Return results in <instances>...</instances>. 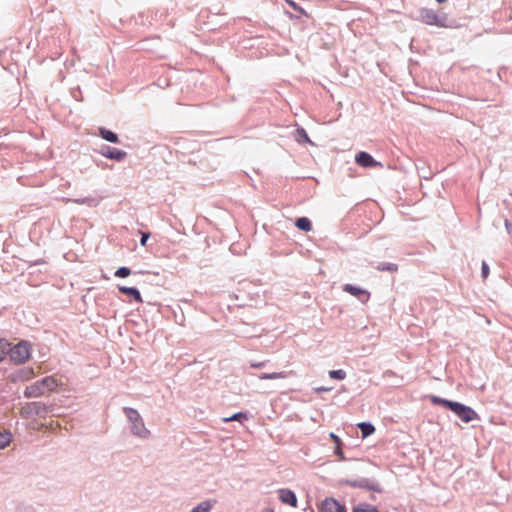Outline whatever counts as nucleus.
I'll return each mask as SVG.
<instances>
[{
	"label": "nucleus",
	"mask_w": 512,
	"mask_h": 512,
	"mask_svg": "<svg viewBox=\"0 0 512 512\" xmlns=\"http://www.w3.org/2000/svg\"><path fill=\"white\" fill-rule=\"evenodd\" d=\"M341 445L339 446H336V454L339 455L341 457V459H343V453H342V450H341Z\"/></svg>",
	"instance_id": "nucleus-31"
},
{
	"label": "nucleus",
	"mask_w": 512,
	"mask_h": 512,
	"mask_svg": "<svg viewBox=\"0 0 512 512\" xmlns=\"http://www.w3.org/2000/svg\"><path fill=\"white\" fill-rule=\"evenodd\" d=\"M278 493L281 502L289 504L293 507L297 505V498L293 491L289 489H280Z\"/></svg>",
	"instance_id": "nucleus-9"
},
{
	"label": "nucleus",
	"mask_w": 512,
	"mask_h": 512,
	"mask_svg": "<svg viewBox=\"0 0 512 512\" xmlns=\"http://www.w3.org/2000/svg\"><path fill=\"white\" fill-rule=\"evenodd\" d=\"M211 508L212 504L209 501H205L193 508L191 512H209Z\"/></svg>",
	"instance_id": "nucleus-20"
},
{
	"label": "nucleus",
	"mask_w": 512,
	"mask_h": 512,
	"mask_svg": "<svg viewBox=\"0 0 512 512\" xmlns=\"http://www.w3.org/2000/svg\"><path fill=\"white\" fill-rule=\"evenodd\" d=\"M265 362H252L250 365L252 368H260L263 367Z\"/></svg>",
	"instance_id": "nucleus-29"
},
{
	"label": "nucleus",
	"mask_w": 512,
	"mask_h": 512,
	"mask_svg": "<svg viewBox=\"0 0 512 512\" xmlns=\"http://www.w3.org/2000/svg\"><path fill=\"white\" fill-rule=\"evenodd\" d=\"M8 349H10V343L4 339H0V361L8 354Z\"/></svg>",
	"instance_id": "nucleus-19"
},
{
	"label": "nucleus",
	"mask_w": 512,
	"mask_h": 512,
	"mask_svg": "<svg viewBox=\"0 0 512 512\" xmlns=\"http://www.w3.org/2000/svg\"><path fill=\"white\" fill-rule=\"evenodd\" d=\"M296 227L303 231H310L312 229L311 221L306 217H301L296 220Z\"/></svg>",
	"instance_id": "nucleus-14"
},
{
	"label": "nucleus",
	"mask_w": 512,
	"mask_h": 512,
	"mask_svg": "<svg viewBox=\"0 0 512 512\" xmlns=\"http://www.w3.org/2000/svg\"><path fill=\"white\" fill-rule=\"evenodd\" d=\"M330 390H331V388H326V387H317V388H315V391L317 393L327 392V391H330Z\"/></svg>",
	"instance_id": "nucleus-30"
},
{
	"label": "nucleus",
	"mask_w": 512,
	"mask_h": 512,
	"mask_svg": "<svg viewBox=\"0 0 512 512\" xmlns=\"http://www.w3.org/2000/svg\"><path fill=\"white\" fill-rule=\"evenodd\" d=\"M124 413L132 424V433L140 438H148L150 435V431L145 427V424L138 411L130 407H125Z\"/></svg>",
	"instance_id": "nucleus-2"
},
{
	"label": "nucleus",
	"mask_w": 512,
	"mask_h": 512,
	"mask_svg": "<svg viewBox=\"0 0 512 512\" xmlns=\"http://www.w3.org/2000/svg\"><path fill=\"white\" fill-rule=\"evenodd\" d=\"M40 382H41V385L43 386V390H44L45 394L47 392L54 391L59 385L58 380L53 376L45 377L42 380H40Z\"/></svg>",
	"instance_id": "nucleus-10"
},
{
	"label": "nucleus",
	"mask_w": 512,
	"mask_h": 512,
	"mask_svg": "<svg viewBox=\"0 0 512 512\" xmlns=\"http://www.w3.org/2000/svg\"><path fill=\"white\" fill-rule=\"evenodd\" d=\"M355 162L364 168H371V167H378L381 166V163L375 161L373 157L364 151H361L356 154L355 156Z\"/></svg>",
	"instance_id": "nucleus-5"
},
{
	"label": "nucleus",
	"mask_w": 512,
	"mask_h": 512,
	"mask_svg": "<svg viewBox=\"0 0 512 512\" xmlns=\"http://www.w3.org/2000/svg\"><path fill=\"white\" fill-rule=\"evenodd\" d=\"M45 392L43 390V386L40 381H37L26 387L24 391V395L27 398H37L44 395Z\"/></svg>",
	"instance_id": "nucleus-8"
},
{
	"label": "nucleus",
	"mask_w": 512,
	"mask_h": 512,
	"mask_svg": "<svg viewBox=\"0 0 512 512\" xmlns=\"http://www.w3.org/2000/svg\"><path fill=\"white\" fill-rule=\"evenodd\" d=\"M103 155L109 159H114V160H117V161H121L122 159L125 158L126 156V152L125 151H122V150H119V149H116V148H109L108 147V151L106 153H103Z\"/></svg>",
	"instance_id": "nucleus-12"
},
{
	"label": "nucleus",
	"mask_w": 512,
	"mask_h": 512,
	"mask_svg": "<svg viewBox=\"0 0 512 512\" xmlns=\"http://www.w3.org/2000/svg\"><path fill=\"white\" fill-rule=\"evenodd\" d=\"M376 269L378 271H388L391 273H395L398 270V266L394 263H381L376 267Z\"/></svg>",
	"instance_id": "nucleus-17"
},
{
	"label": "nucleus",
	"mask_w": 512,
	"mask_h": 512,
	"mask_svg": "<svg viewBox=\"0 0 512 512\" xmlns=\"http://www.w3.org/2000/svg\"><path fill=\"white\" fill-rule=\"evenodd\" d=\"M431 402L436 405H441L453 413H455L463 422L468 423L474 419H476L477 413L470 407L465 406L458 402H453L450 400H446L437 396L431 397Z\"/></svg>",
	"instance_id": "nucleus-1"
},
{
	"label": "nucleus",
	"mask_w": 512,
	"mask_h": 512,
	"mask_svg": "<svg viewBox=\"0 0 512 512\" xmlns=\"http://www.w3.org/2000/svg\"><path fill=\"white\" fill-rule=\"evenodd\" d=\"M10 359L16 364L25 363L31 355L30 344L26 341H22L13 347L10 346L8 349Z\"/></svg>",
	"instance_id": "nucleus-3"
},
{
	"label": "nucleus",
	"mask_w": 512,
	"mask_h": 512,
	"mask_svg": "<svg viewBox=\"0 0 512 512\" xmlns=\"http://www.w3.org/2000/svg\"><path fill=\"white\" fill-rule=\"evenodd\" d=\"M149 236H150V235H149L148 233H143V234H142V237H141V240H140V244H141L142 246H145V245H146V243H147V240H148Z\"/></svg>",
	"instance_id": "nucleus-28"
},
{
	"label": "nucleus",
	"mask_w": 512,
	"mask_h": 512,
	"mask_svg": "<svg viewBox=\"0 0 512 512\" xmlns=\"http://www.w3.org/2000/svg\"><path fill=\"white\" fill-rule=\"evenodd\" d=\"M99 134L103 139H105L108 142L118 143L119 141L118 136L114 132L107 130L105 128H100Z\"/></svg>",
	"instance_id": "nucleus-13"
},
{
	"label": "nucleus",
	"mask_w": 512,
	"mask_h": 512,
	"mask_svg": "<svg viewBox=\"0 0 512 512\" xmlns=\"http://www.w3.org/2000/svg\"><path fill=\"white\" fill-rule=\"evenodd\" d=\"M329 376L332 379L343 380L346 377V373L343 370H331Z\"/></svg>",
	"instance_id": "nucleus-22"
},
{
	"label": "nucleus",
	"mask_w": 512,
	"mask_h": 512,
	"mask_svg": "<svg viewBox=\"0 0 512 512\" xmlns=\"http://www.w3.org/2000/svg\"><path fill=\"white\" fill-rule=\"evenodd\" d=\"M489 272H490V270H489L488 264L485 261H483L482 267H481V274H482L483 279H486L488 277Z\"/></svg>",
	"instance_id": "nucleus-26"
},
{
	"label": "nucleus",
	"mask_w": 512,
	"mask_h": 512,
	"mask_svg": "<svg viewBox=\"0 0 512 512\" xmlns=\"http://www.w3.org/2000/svg\"><path fill=\"white\" fill-rule=\"evenodd\" d=\"M11 434L8 432H0V449L5 448L11 442Z\"/></svg>",
	"instance_id": "nucleus-18"
},
{
	"label": "nucleus",
	"mask_w": 512,
	"mask_h": 512,
	"mask_svg": "<svg viewBox=\"0 0 512 512\" xmlns=\"http://www.w3.org/2000/svg\"><path fill=\"white\" fill-rule=\"evenodd\" d=\"M420 19L427 25L443 26L438 14L431 9H422L420 11Z\"/></svg>",
	"instance_id": "nucleus-4"
},
{
	"label": "nucleus",
	"mask_w": 512,
	"mask_h": 512,
	"mask_svg": "<svg viewBox=\"0 0 512 512\" xmlns=\"http://www.w3.org/2000/svg\"><path fill=\"white\" fill-rule=\"evenodd\" d=\"M353 512H379L375 507L368 504H359L353 509Z\"/></svg>",
	"instance_id": "nucleus-21"
},
{
	"label": "nucleus",
	"mask_w": 512,
	"mask_h": 512,
	"mask_svg": "<svg viewBox=\"0 0 512 512\" xmlns=\"http://www.w3.org/2000/svg\"><path fill=\"white\" fill-rule=\"evenodd\" d=\"M243 420H247V415L244 413H235L229 418H224V422L243 421Z\"/></svg>",
	"instance_id": "nucleus-23"
},
{
	"label": "nucleus",
	"mask_w": 512,
	"mask_h": 512,
	"mask_svg": "<svg viewBox=\"0 0 512 512\" xmlns=\"http://www.w3.org/2000/svg\"><path fill=\"white\" fill-rule=\"evenodd\" d=\"M343 290L355 297H357L358 299H360L362 302H366L368 301V299L370 298V293L364 289H361L359 287H356L352 284H346L343 288Z\"/></svg>",
	"instance_id": "nucleus-7"
},
{
	"label": "nucleus",
	"mask_w": 512,
	"mask_h": 512,
	"mask_svg": "<svg viewBox=\"0 0 512 512\" xmlns=\"http://www.w3.org/2000/svg\"><path fill=\"white\" fill-rule=\"evenodd\" d=\"M505 225H506V228L508 229V231H510V224L508 223V221L505 222Z\"/></svg>",
	"instance_id": "nucleus-32"
},
{
	"label": "nucleus",
	"mask_w": 512,
	"mask_h": 512,
	"mask_svg": "<svg viewBox=\"0 0 512 512\" xmlns=\"http://www.w3.org/2000/svg\"><path fill=\"white\" fill-rule=\"evenodd\" d=\"M288 376L285 372H273V373H263L259 376L261 380H275L282 379Z\"/></svg>",
	"instance_id": "nucleus-15"
},
{
	"label": "nucleus",
	"mask_w": 512,
	"mask_h": 512,
	"mask_svg": "<svg viewBox=\"0 0 512 512\" xmlns=\"http://www.w3.org/2000/svg\"><path fill=\"white\" fill-rule=\"evenodd\" d=\"M357 426L361 430L363 437H367L375 431L374 426L370 423L361 422Z\"/></svg>",
	"instance_id": "nucleus-16"
},
{
	"label": "nucleus",
	"mask_w": 512,
	"mask_h": 512,
	"mask_svg": "<svg viewBox=\"0 0 512 512\" xmlns=\"http://www.w3.org/2000/svg\"><path fill=\"white\" fill-rule=\"evenodd\" d=\"M36 403H30V404H27L25 407H23L21 409V414L23 416H28V414H30L32 412V410L36 407Z\"/></svg>",
	"instance_id": "nucleus-25"
},
{
	"label": "nucleus",
	"mask_w": 512,
	"mask_h": 512,
	"mask_svg": "<svg viewBox=\"0 0 512 512\" xmlns=\"http://www.w3.org/2000/svg\"><path fill=\"white\" fill-rule=\"evenodd\" d=\"M330 438L333 440V442L336 444V446L341 445V440L336 434L330 433Z\"/></svg>",
	"instance_id": "nucleus-27"
},
{
	"label": "nucleus",
	"mask_w": 512,
	"mask_h": 512,
	"mask_svg": "<svg viewBox=\"0 0 512 512\" xmlns=\"http://www.w3.org/2000/svg\"><path fill=\"white\" fill-rule=\"evenodd\" d=\"M321 512H346V509L333 498H326L321 504Z\"/></svg>",
	"instance_id": "nucleus-6"
},
{
	"label": "nucleus",
	"mask_w": 512,
	"mask_h": 512,
	"mask_svg": "<svg viewBox=\"0 0 512 512\" xmlns=\"http://www.w3.org/2000/svg\"><path fill=\"white\" fill-rule=\"evenodd\" d=\"M438 3H444L446 2L447 0H436Z\"/></svg>",
	"instance_id": "nucleus-33"
},
{
	"label": "nucleus",
	"mask_w": 512,
	"mask_h": 512,
	"mask_svg": "<svg viewBox=\"0 0 512 512\" xmlns=\"http://www.w3.org/2000/svg\"><path fill=\"white\" fill-rule=\"evenodd\" d=\"M131 274V270L127 267H120L116 270L115 276L118 278H125Z\"/></svg>",
	"instance_id": "nucleus-24"
},
{
	"label": "nucleus",
	"mask_w": 512,
	"mask_h": 512,
	"mask_svg": "<svg viewBox=\"0 0 512 512\" xmlns=\"http://www.w3.org/2000/svg\"><path fill=\"white\" fill-rule=\"evenodd\" d=\"M119 291L123 294H126V295H129V296H132L135 301L139 302V303H142L143 302V299L141 297V294L139 292L138 289L134 288V287H125V286H120L119 287Z\"/></svg>",
	"instance_id": "nucleus-11"
}]
</instances>
